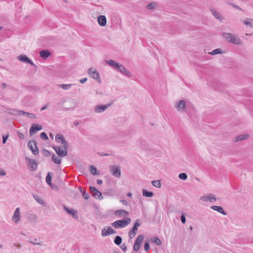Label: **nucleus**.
<instances>
[{
	"label": "nucleus",
	"mask_w": 253,
	"mask_h": 253,
	"mask_svg": "<svg viewBox=\"0 0 253 253\" xmlns=\"http://www.w3.org/2000/svg\"><path fill=\"white\" fill-rule=\"evenodd\" d=\"M90 171L91 173L93 175L98 174V173H97V169L93 166H90Z\"/></svg>",
	"instance_id": "nucleus-40"
},
{
	"label": "nucleus",
	"mask_w": 253,
	"mask_h": 253,
	"mask_svg": "<svg viewBox=\"0 0 253 253\" xmlns=\"http://www.w3.org/2000/svg\"><path fill=\"white\" fill-rule=\"evenodd\" d=\"M249 137L248 134H242L238 136L236 138V141H241L247 139Z\"/></svg>",
	"instance_id": "nucleus-32"
},
{
	"label": "nucleus",
	"mask_w": 253,
	"mask_h": 253,
	"mask_svg": "<svg viewBox=\"0 0 253 253\" xmlns=\"http://www.w3.org/2000/svg\"><path fill=\"white\" fill-rule=\"evenodd\" d=\"M50 54V53L49 51L47 50H42L40 52V56L42 58H43L44 59H46L47 57H48L49 56Z\"/></svg>",
	"instance_id": "nucleus-26"
},
{
	"label": "nucleus",
	"mask_w": 253,
	"mask_h": 253,
	"mask_svg": "<svg viewBox=\"0 0 253 253\" xmlns=\"http://www.w3.org/2000/svg\"><path fill=\"white\" fill-rule=\"evenodd\" d=\"M157 5L158 4H157V2H153L148 4L146 7V8L149 10L154 9L157 7Z\"/></svg>",
	"instance_id": "nucleus-29"
},
{
	"label": "nucleus",
	"mask_w": 253,
	"mask_h": 253,
	"mask_svg": "<svg viewBox=\"0 0 253 253\" xmlns=\"http://www.w3.org/2000/svg\"><path fill=\"white\" fill-rule=\"evenodd\" d=\"M98 24L100 26H105L107 23V19L104 15H100L97 17Z\"/></svg>",
	"instance_id": "nucleus-22"
},
{
	"label": "nucleus",
	"mask_w": 253,
	"mask_h": 253,
	"mask_svg": "<svg viewBox=\"0 0 253 253\" xmlns=\"http://www.w3.org/2000/svg\"><path fill=\"white\" fill-rule=\"evenodd\" d=\"M50 174H51L50 172L47 173V175L46 176V182L48 185H50V186H52V184H51L52 177H51Z\"/></svg>",
	"instance_id": "nucleus-33"
},
{
	"label": "nucleus",
	"mask_w": 253,
	"mask_h": 253,
	"mask_svg": "<svg viewBox=\"0 0 253 253\" xmlns=\"http://www.w3.org/2000/svg\"><path fill=\"white\" fill-rule=\"evenodd\" d=\"M244 23L247 26L253 28V21L251 19L248 18L247 19L244 20Z\"/></svg>",
	"instance_id": "nucleus-34"
},
{
	"label": "nucleus",
	"mask_w": 253,
	"mask_h": 253,
	"mask_svg": "<svg viewBox=\"0 0 253 253\" xmlns=\"http://www.w3.org/2000/svg\"><path fill=\"white\" fill-rule=\"evenodd\" d=\"M127 196L129 197H131L132 196V193H130V192H128L127 194Z\"/></svg>",
	"instance_id": "nucleus-63"
},
{
	"label": "nucleus",
	"mask_w": 253,
	"mask_h": 253,
	"mask_svg": "<svg viewBox=\"0 0 253 253\" xmlns=\"http://www.w3.org/2000/svg\"><path fill=\"white\" fill-rule=\"evenodd\" d=\"M141 222H140V220L139 219H137L134 223V225H133L134 227H135L138 229V227L140 226Z\"/></svg>",
	"instance_id": "nucleus-48"
},
{
	"label": "nucleus",
	"mask_w": 253,
	"mask_h": 253,
	"mask_svg": "<svg viewBox=\"0 0 253 253\" xmlns=\"http://www.w3.org/2000/svg\"><path fill=\"white\" fill-rule=\"evenodd\" d=\"M200 200L206 202H210L211 195L203 196L200 198Z\"/></svg>",
	"instance_id": "nucleus-36"
},
{
	"label": "nucleus",
	"mask_w": 253,
	"mask_h": 253,
	"mask_svg": "<svg viewBox=\"0 0 253 253\" xmlns=\"http://www.w3.org/2000/svg\"><path fill=\"white\" fill-rule=\"evenodd\" d=\"M88 74L90 75V76L94 79H98L99 78V75L96 72L95 70L91 68H89L87 71Z\"/></svg>",
	"instance_id": "nucleus-20"
},
{
	"label": "nucleus",
	"mask_w": 253,
	"mask_h": 253,
	"mask_svg": "<svg viewBox=\"0 0 253 253\" xmlns=\"http://www.w3.org/2000/svg\"><path fill=\"white\" fill-rule=\"evenodd\" d=\"M30 243L33 244H34V245H36V244H37V245H41V243H34V242H31V241H30Z\"/></svg>",
	"instance_id": "nucleus-64"
},
{
	"label": "nucleus",
	"mask_w": 253,
	"mask_h": 253,
	"mask_svg": "<svg viewBox=\"0 0 253 253\" xmlns=\"http://www.w3.org/2000/svg\"><path fill=\"white\" fill-rule=\"evenodd\" d=\"M131 222V219L126 217L122 220H118L112 223L111 225L115 228H124Z\"/></svg>",
	"instance_id": "nucleus-2"
},
{
	"label": "nucleus",
	"mask_w": 253,
	"mask_h": 253,
	"mask_svg": "<svg viewBox=\"0 0 253 253\" xmlns=\"http://www.w3.org/2000/svg\"><path fill=\"white\" fill-rule=\"evenodd\" d=\"M63 209L65 211H66L68 213L71 214L73 217L75 219L78 218V216L77 215V212L75 210L72 209H69L66 206H63Z\"/></svg>",
	"instance_id": "nucleus-19"
},
{
	"label": "nucleus",
	"mask_w": 253,
	"mask_h": 253,
	"mask_svg": "<svg viewBox=\"0 0 253 253\" xmlns=\"http://www.w3.org/2000/svg\"><path fill=\"white\" fill-rule=\"evenodd\" d=\"M216 200V198L214 195H211L210 202H215Z\"/></svg>",
	"instance_id": "nucleus-53"
},
{
	"label": "nucleus",
	"mask_w": 253,
	"mask_h": 253,
	"mask_svg": "<svg viewBox=\"0 0 253 253\" xmlns=\"http://www.w3.org/2000/svg\"><path fill=\"white\" fill-rule=\"evenodd\" d=\"M122 242V238L119 236H117L114 239V243L117 245H120Z\"/></svg>",
	"instance_id": "nucleus-37"
},
{
	"label": "nucleus",
	"mask_w": 253,
	"mask_h": 253,
	"mask_svg": "<svg viewBox=\"0 0 253 253\" xmlns=\"http://www.w3.org/2000/svg\"><path fill=\"white\" fill-rule=\"evenodd\" d=\"M6 85L5 83H2L0 85V87L2 89L5 88Z\"/></svg>",
	"instance_id": "nucleus-58"
},
{
	"label": "nucleus",
	"mask_w": 253,
	"mask_h": 253,
	"mask_svg": "<svg viewBox=\"0 0 253 253\" xmlns=\"http://www.w3.org/2000/svg\"><path fill=\"white\" fill-rule=\"evenodd\" d=\"M55 140L57 142H59L60 141H61V144L62 145L68 144L67 141L64 139V137L60 134H57L55 136Z\"/></svg>",
	"instance_id": "nucleus-23"
},
{
	"label": "nucleus",
	"mask_w": 253,
	"mask_h": 253,
	"mask_svg": "<svg viewBox=\"0 0 253 253\" xmlns=\"http://www.w3.org/2000/svg\"><path fill=\"white\" fill-rule=\"evenodd\" d=\"M138 144L142 149H145L147 147L146 142L143 139H139L138 141Z\"/></svg>",
	"instance_id": "nucleus-31"
},
{
	"label": "nucleus",
	"mask_w": 253,
	"mask_h": 253,
	"mask_svg": "<svg viewBox=\"0 0 253 253\" xmlns=\"http://www.w3.org/2000/svg\"><path fill=\"white\" fill-rule=\"evenodd\" d=\"M230 5H231L232 7L235 8L236 9H238L240 10H242V8H241L239 6H238L237 5H236L233 3H229Z\"/></svg>",
	"instance_id": "nucleus-51"
},
{
	"label": "nucleus",
	"mask_w": 253,
	"mask_h": 253,
	"mask_svg": "<svg viewBox=\"0 0 253 253\" xmlns=\"http://www.w3.org/2000/svg\"><path fill=\"white\" fill-rule=\"evenodd\" d=\"M40 137L43 140L48 139V137L45 132H42L40 134Z\"/></svg>",
	"instance_id": "nucleus-45"
},
{
	"label": "nucleus",
	"mask_w": 253,
	"mask_h": 253,
	"mask_svg": "<svg viewBox=\"0 0 253 253\" xmlns=\"http://www.w3.org/2000/svg\"><path fill=\"white\" fill-rule=\"evenodd\" d=\"M141 222H140V220L139 219H137L134 223V225H133L134 227H135L138 229V227L140 226Z\"/></svg>",
	"instance_id": "nucleus-49"
},
{
	"label": "nucleus",
	"mask_w": 253,
	"mask_h": 253,
	"mask_svg": "<svg viewBox=\"0 0 253 253\" xmlns=\"http://www.w3.org/2000/svg\"><path fill=\"white\" fill-rule=\"evenodd\" d=\"M111 174L116 178H120L121 175L120 167L118 165H113L110 167Z\"/></svg>",
	"instance_id": "nucleus-4"
},
{
	"label": "nucleus",
	"mask_w": 253,
	"mask_h": 253,
	"mask_svg": "<svg viewBox=\"0 0 253 253\" xmlns=\"http://www.w3.org/2000/svg\"><path fill=\"white\" fill-rule=\"evenodd\" d=\"M47 107H48V104H45V105H44L42 108H41V111H43L46 109L47 108Z\"/></svg>",
	"instance_id": "nucleus-59"
},
{
	"label": "nucleus",
	"mask_w": 253,
	"mask_h": 253,
	"mask_svg": "<svg viewBox=\"0 0 253 253\" xmlns=\"http://www.w3.org/2000/svg\"><path fill=\"white\" fill-rule=\"evenodd\" d=\"M220 53H221L220 49L219 48H217V49H214L213 50H212L210 53V54L214 55H216L217 54Z\"/></svg>",
	"instance_id": "nucleus-43"
},
{
	"label": "nucleus",
	"mask_w": 253,
	"mask_h": 253,
	"mask_svg": "<svg viewBox=\"0 0 253 253\" xmlns=\"http://www.w3.org/2000/svg\"><path fill=\"white\" fill-rule=\"evenodd\" d=\"M28 146L29 149L32 151V153L34 155H37L39 153L38 147L37 146V143L35 140L30 141L28 143Z\"/></svg>",
	"instance_id": "nucleus-6"
},
{
	"label": "nucleus",
	"mask_w": 253,
	"mask_h": 253,
	"mask_svg": "<svg viewBox=\"0 0 253 253\" xmlns=\"http://www.w3.org/2000/svg\"><path fill=\"white\" fill-rule=\"evenodd\" d=\"M144 248V250L146 252H148L149 251L150 246H149V244L148 242H146L145 243Z\"/></svg>",
	"instance_id": "nucleus-44"
},
{
	"label": "nucleus",
	"mask_w": 253,
	"mask_h": 253,
	"mask_svg": "<svg viewBox=\"0 0 253 253\" xmlns=\"http://www.w3.org/2000/svg\"><path fill=\"white\" fill-rule=\"evenodd\" d=\"M6 174L5 172L3 169H0V176H4Z\"/></svg>",
	"instance_id": "nucleus-55"
},
{
	"label": "nucleus",
	"mask_w": 253,
	"mask_h": 253,
	"mask_svg": "<svg viewBox=\"0 0 253 253\" xmlns=\"http://www.w3.org/2000/svg\"><path fill=\"white\" fill-rule=\"evenodd\" d=\"M17 58L21 62L28 63L31 65L36 66L33 62L31 61L26 55L21 54L18 56Z\"/></svg>",
	"instance_id": "nucleus-9"
},
{
	"label": "nucleus",
	"mask_w": 253,
	"mask_h": 253,
	"mask_svg": "<svg viewBox=\"0 0 253 253\" xmlns=\"http://www.w3.org/2000/svg\"><path fill=\"white\" fill-rule=\"evenodd\" d=\"M28 219L34 224H35L37 223V221L38 219V216L36 214L29 213H27V216Z\"/></svg>",
	"instance_id": "nucleus-21"
},
{
	"label": "nucleus",
	"mask_w": 253,
	"mask_h": 253,
	"mask_svg": "<svg viewBox=\"0 0 253 253\" xmlns=\"http://www.w3.org/2000/svg\"><path fill=\"white\" fill-rule=\"evenodd\" d=\"M79 189H80V191L81 192V193H82V195H83V197L85 199V200H87L89 196L88 195V194H86L85 191H84V190H82V187H79Z\"/></svg>",
	"instance_id": "nucleus-41"
},
{
	"label": "nucleus",
	"mask_w": 253,
	"mask_h": 253,
	"mask_svg": "<svg viewBox=\"0 0 253 253\" xmlns=\"http://www.w3.org/2000/svg\"><path fill=\"white\" fill-rule=\"evenodd\" d=\"M8 137V135L3 136L2 137V143L5 144L6 142V140Z\"/></svg>",
	"instance_id": "nucleus-52"
},
{
	"label": "nucleus",
	"mask_w": 253,
	"mask_h": 253,
	"mask_svg": "<svg viewBox=\"0 0 253 253\" xmlns=\"http://www.w3.org/2000/svg\"><path fill=\"white\" fill-rule=\"evenodd\" d=\"M114 214L120 217H126L128 214V212L124 210H119L115 211Z\"/></svg>",
	"instance_id": "nucleus-18"
},
{
	"label": "nucleus",
	"mask_w": 253,
	"mask_h": 253,
	"mask_svg": "<svg viewBox=\"0 0 253 253\" xmlns=\"http://www.w3.org/2000/svg\"><path fill=\"white\" fill-rule=\"evenodd\" d=\"M213 210L216 211L223 215H226V212L223 210L222 208L217 206H212L211 207Z\"/></svg>",
	"instance_id": "nucleus-24"
},
{
	"label": "nucleus",
	"mask_w": 253,
	"mask_h": 253,
	"mask_svg": "<svg viewBox=\"0 0 253 253\" xmlns=\"http://www.w3.org/2000/svg\"><path fill=\"white\" fill-rule=\"evenodd\" d=\"M52 161L56 164H60L61 163V159L56 156L55 154L52 155Z\"/></svg>",
	"instance_id": "nucleus-27"
},
{
	"label": "nucleus",
	"mask_w": 253,
	"mask_h": 253,
	"mask_svg": "<svg viewBox=\"0 0 253 253\" xmlns=\"http://www.w3.org/2000/svg\"><path fill=\"white\" fill-rule=\"evenodd\" d=\"M210 11L212 13V15L214 17V18L217 19L220 22H223L224 20V17L221 15L220 13L214 9H211Z\"/></svg>",
	"instance_id": "nucleus-16"
},
{
	"label": "nucleus",
	"mask_w": 253,
	"mask_h": 253,
	"mask_svg": "<svg viewBox=\"0 0 253 253\" xmlns=\"http://www.w3.org/2000/svg\"><path fill=\"white\" fill-rule=\"evenodd\" d=\"M120 202L125 206H127L128 205L127 202L125 200H121Z\"/></svg>",
	"instance_id": "nucleus-54"
},
{
	"label": "nucleus",
	"mask_w": 253,
	"mask_h": 253,
	"mask_svg": "<svg viewBox=\"0 0 253 253\" xmlns=\"http://www.w3.org/2000/svg\"><path fill=\"white\" fill-rule=\"evenodd\" d=\"M180 219L182 223L184 224L186 222V218L185 216V214L182 213L180 216Z\"/></svg>",
	"instance_id": "nucleus-46"
},
{
	"label": "nucleus",
	"mask_w": 253,
	"mask_h": 253,
	"mask_svg": "<svg viewBox=\"0 0 253 253\" xmlns=\"http://www.w3.org/2000/svg\"><path fill=\"white\" fill-rule=\"evenodd\" d=\"M152 184L153 186L157 188H160L161 184L159 180H154L152 181Z\"/></svg>",
	"instance_id": "nucleus-39"
},
{
	"label": "nucleus",
	"mask_w": 253,
	"mask_h": 253,
	"mask_svg": "<svg viewBox=\"0 0 253 253\" xmlns=\"http://www.w3.org/2000/svg\"><path fill=\"white\" fill-rule=\"evenodd\" d=\"M25 160L27 163V165L31 171H34L37 169L38 164L35 160L26 157L25 158Z\"/></svg>",
	"instance_id": "nucleus-5"
},
{
	"label": "nucleus",
	"mask_w": 253,
	"mask_h": 253,
	"mask_svg": "<svg viewBox=\"0 0 253 253\" xmlns=\"http://www.w3.org/2000/svg\"><path fill=\"white\" fill-rule=\"evenodd\" d=\"M120 73L126 75L128 77H131V74L123 65L120 64L117 69Z\"/></svg>",
	"instance_id": "nucleus-17"
},
{
	"label": "nucleus",
	"mask_w": 253,
	"mask_h": 253,
	"mask_svg": "<svg viewBox=\"0 0 253 253\" xmlns=\"http://www.w3.org/2000/svg\"><path fill=\"white\" fill-rule=\"evenodd\" d=\"M15 112L16 113L13 114L25 116L30 119L36 118V116L33 113H28L22 110H16Z\"/></svg>",
	"instance_id": "nucleus-11"
},
{
	"label": "nucleus",
	"mask_w": 253,
	"mask_h": 253,
	"mask_svg": "<svg viewBox=\"0 0 253 253\" xmlns=\"http://www.w3.org/2000/svg\"><path fill=\"white\" fill-rule=\"evenodd\" d=\"M107 64L109 65L110 66L113 67L114 69H117L120 64L113 60H105Z\"/></svg>",
	"instance_id": "nucleus-25"
},
{
	"label": "nucleus",
	"mask_w": 253,
	"mask_h": 253,
	"mask_svg": "<svg viewBox=\"0 0 253 253\" xmlns=\"http://www.w3.org/2000/svg\"><path fill=\"white\" fill-rule=\"evenodd\" d=\"M179 178L182 180H186L187 178V175L185 173H181L178 175Z\"/></svg>",
	"instance_id": "nucleus-42"
},
{
	"label": "nucleus",
	"mask_w": 253,
	"mask_h": 253,
	"mask_svg": "<svg viewBox=\"0 0 253 253\" xmlns=\"http://www.w3.org/2000/svg\"><path fill=\"white\" fill-rule=\"evenodd\" d=\"M33 197L34 199L40 204L43 205L44 202L42 198L38 195H34Z\"/></svg>",
	"instance_id": "nucleus-38"
},
{
	"label": "nucleus",
	"mask_w": 253,
	"mask_h": 253,
	"mask_svg": "<svg viewBox=\"0 0 253 253\" xmlns=\"http://www.w3.org/2000/svg\"><path fill=\"white\" fill-rule=\"evenodd\" d=\"M102 182H103V181H102V180H101V179H98V180H97V183L98 184L100 185V184H101L102 183Z\"/></svg>",
	"instance_id": "nucleus-62"
},
{
	"label": "nucleus",
	"mask_w": 253,
	"mask_h": 253,
	"mask_svg": "<svg viewBox=\"0 0 253 253\" xmlns=\"http://www.w3.org/2000/svg\"><path fill=\"white\" fill-rule=\"evenodd\" d=\"M137 229H138L137 228H136L135 227L133 226L132 229L130 231L134 232L135 233H136V232L137 231Z\"/></svg>",
	"instance_id": "nucleus-60"
},
{
	"label": "nucleus",
	"mask_w": 253,
	"mask_h": 253,
	"mask_svg": "<svg viewBox=\"0 0 253 253\" xmlns=\"http://www.w3.org/2000/svg\"><path fill=\"white\" fill-rule=\"evenodd\" d=\"M120 248L125 252L127 251V247L125 244H123L121 246H120Z\"/></svg>",
	"instance_id": "nucleus-50"
},
{
	"label": "nucleus",
	"mask_w": 253,
	"mask_h": 253,
	"mask_svg": "<svg viewBox=\"0 0 253 253\" xmlns=\"http://www.w3.org/2000/svg\"><path fill=\"white\" fill-rule=\"evenodd\" d=\"M53 149L60 157H65L68 154V144L63 145L62 147L53 146Z\"/></svg>",
	"instance_id": "nucleus-3"
},
{
	"label": "nucleus",
	"mask_w": 253,
	"mask_h": 253,
	"mask_svg": "<svg viewBox=\"0 0 253 253\" xmlns=\"http://www.w3.org/2000/svg\"><path fill=\"white\" fill-rule=\"evenodd\" d=\"M222 37L224 39L230 42L236 44H240L241 43L240 39L231 33H223Z\"/></svg>",
	"instance_id": "nucleus-1"
},
{
	"label": "nucleus",
	"mask_w": 253,
	"mask_h": 253,
	"mask_svg": "<svg viewBox=\"0 0 253 253\" xmlns=\"http://www.w3.org/2000/svg\"><path fill=\"white\" fill-rule=\"evenodd\" d=\"M150 241L153 243H155L156 245L160 246L162 244V242L160 240V239L157 237H154L153 238H151L150 239Z\"/></svg>",
	"instance_id": "nucleus-28"
},
{
	"label": "nucleus",
	"mask_w": 253,
	"mask_h": 253,
	"mask_svg": "<svg viewBox=\"0 0 253 253\" xmlns=\"http://www.w3.org/2000/svg\"><path fill=\"white\" fill-rule=\"evenodd\" d=\"M90 191L92 196L95 198L99 200H102L103 198L101 193L98 191L96 188L93 186H90Z\"/></svg>",
	"instance_id": "nucleus-7"
},
{
	"label": "nucleus",
	"mask_w": 253,
	"mask_h": 253,
	"mask_svg": "<svg viewBox=\"0 0 253 253\" xmlns=\"http://www.w3.org/2000/svg\"><path fill=\"white\" fill-rule=\"evenodd\" d=\"M18 136H19V137L20 139H23V138H24V135H23L22 133H18Z\"/></svg>",
	"instance_id": "nucleus-57"
},
{
	"label": "nucleus",
	"mask_w": 253,
	"mask_h": 253,
	"mask_svg": "<svg viewBox=\"0 0 253 253\" xmlns=\"http://www.w3.org/2000/svg\"><path fill=\"white\" fill-rule=\"evenodd\" d=\"M135 234H136V233L130 230L128 233V236H129V238L132 239V238H134Z\"/></svg>",
	"instance_id": "nucleus-47"
},
{
	"label": "nucleus",
	"mask_w": 253,
	"mask_h": 253,
	"mask_svg": "<svg viewBox=\"0 0 253 253\" xmlns=\"http://www.w3.org/2000/svg\"><path fill=\"white\" fill-rule=\"evenodd\" d=\"M143 196L146 197H152L153 196V193L152 192L148 191L146 189H143L142 190Z\"/></svg>",
	"instance_id": "nucleus-30"
},
{
	"label": "nucleus",
	"mask_w": 253,
	"mask_h": 253,
	"mask_svg": "<svg viewBox=\"0 0 253 253\" xmlns=\"http://www.w3.org/2000/svg\"><path fill=\"white\" fill-rule=\"evenodd\" d=\"M144 240V236L142 235H140L137 237L135 241L134 246H133V250L135 252H137L141 246V243H142Z\"/></svg>",
	"instance_id": "nucleus-8"
},
{
	"label": "nucleus",
	"mask_w": 253,
	"mask_h": 253,
	"mask_svg": "<svg viewBox=\"0 0 253 253\" xmlns=\"http://www.w3.org/2000/svg\"><path fill=\"white\" fill-rule=\"evenodd\" d=\"M86 81H87V78H83V79H81V80H80V82L81 83H82V84H84V83L85 82H86Z\"/></svg>",
	"instance_id": "nucleus-56"
},
{
	"label": "nucleus",
	"mask_w": 253,
	"mask_h": 253,
	"mask_svg": "<svg viewBox=\"0 0 253 253\" xmlns=\"http://www.w3.org/2000/svg\"><path fill=\"white\" fill-rule=\"evenodd\" d=\"M42 129V126L41 125L34 124L33 125L30 129L29 133L30 135L32 136L37 131Z\"/></svg>",
	"instance_id": "nucleus-15"
},
{
	"label": "nucleus",
	"mask_w": 253,
	"mask_h": 253,
	"mask_svg": "<svg viewBox=\"0 0 253 253\" xmlns=\"http://www.w3.org/2000/svg\"><path fill=\"white\" fill-rule=\"evenodd\" d=\"M20 210L19 208H17L14 211L11 220L14 223H17L20 220Z\"/></svg>",
	"instance_id": "nucleus-10"
},
{
	"label": "nucleus",
	"mask_w": 253,
	"mask_h": 253,
	"mask_svg": "<svg viewBox=\"0 0 253 253\" xmlns=\"http://www.w3.org/2000/svg\"><path fill=\"white\" fill-rule=\"evenodd\" d=\"M44 153H45V156H48V155H50V153L49 151L46 150H45L44 151Z\"/></svg>",
	"instance_id": "nucleus-61"
},
{
	"label": "nucleus",
	"mask_w": 253,
	"mask_h": 253,
	"mask_svg": "<svg viewBox=\"0 0 253 253\" xmlns=\"http://www.w3.org/2000/svg\"><path fill=\"white\" fill-rule=\"evenodd\" d=\"M73 85L72 84H59V86L64 90L69 89Z\"/></svg>",
	"instance_id": "nucleus-35"
},
{
	"label": "nucleus",
	"mask_w": 253,
	"mask_h": 253,
	"mask_svg": "<svg viewBox=\"0 0 253 253\" xmlns=\"http://www.w3.org/2000/svg\"><path fill=\"white\" fill-rule=\"evenodd\" d=\"M116 231L114 230L111 227L109 226L107 229H103L101 231V235L103 237L109 236L111 234H116Z\"/></svg>",
	"instance_id": "nucleus-14"
},
{
	"label": "nucleus",
	"mask_w": 253,
	"mask_h": 253,
	"mask_svg": "<svg viewBox=\"0 0 253 253\" xmlns=\"http://www.w3.org/2000/svg\"><path fill=\"white\" fill-rule=\"evenodd\" d=\"M110 106V104L96 105L94 107V111L96 113H102L105 111Z\"/></svg>",
	"instance_id": "nucleus-12"
},
{
	"label": "nucleus",
	"mask_w": 253,
	"mask_h": 253,
	"mask_svg": "<svg viewBox=\"0 0 253 253\" xmlns=\"http://www.w3.org/2000/svg\"><path fill=\"white\" fill-rule=\"evenodd\" d=\"M186 103L184 100H181L175 104V108L179 112H183L185 110Z\"/></svg>",
	"instance_id": "nucleus-13"
}]
</instances>
